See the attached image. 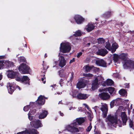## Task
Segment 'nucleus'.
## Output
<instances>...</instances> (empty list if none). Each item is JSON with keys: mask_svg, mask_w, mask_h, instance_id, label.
<instances>
[{"mask_svg": "<svg viewBox=\"0 0 134 134\" xmlns=\"http://www.w3.org/2000/svg\"><path fill=\"white\" fill-rule=\"evenodd\" d=\"M71 44L69 43L63 42L60 44V51L63 53H69L71 49Z\"/></svg>", "mask_w": 134, "mask_h": 134, "instance_id": "nucleus-1", "label": "nucleus"}, {"mask_svg": "<svg viewBox=\"0 0 134 134\" xmlns=\"http://www.w3.org/2000/svg\"><path fill=\"white\" fill-rule=\"evenodd\" d=\"M106 119L111 123V125H113L114 124L115 125L119 123L120 124L119 125V126L121 127L122 125V121L120 120H118V117L116 116L114 117L113 116H112L111 114H110L108 115ZM113 126L115 127H116V125Z\"/></svg>", "mask_w": 134, "mask_h": 134, "instance_id": "nucleus-2", "label": "nucleus"}, {"mask_svg": "<svg viewBox=\"0 0 134 134\" xmlns=\"http://www.w3.org/2000/svg\"><path fill=\"white\" fill-rule=\"evenodd\" d=\"M18 69L22 74H29L31 71L30 67L26 64L24 63L20 64L18 67Z\"/></svg>", "mask_w": 134, "mask_h": 134, "instance_id": "nucleus-3", "label": "nucleus"}, {"mask_svg": "<svg viewBox=\"0 0 134 134\" xmlns=\"http://www.w3.org/2000/svg\"><path fill=\"white\" fill-rule=\"evenodd\" d=\"M8 72L9 73L7 75L9 78L11 79H15L17 81L20 79L21 74L18 72L9 70Z\"/></svg>", "mask_w": 134, "mask_h": 134, "instance_id": "nucleus-4", "label": "nucleus"}, {"mask_svg": "<svg viewBox=\"0 0 134 134\" xmlns=\"http://www.w3.org/2000/svg\"><path fill=\"white\" fill-rule=\"evenodd\" d=\"M9 93L12 94L14 90L17 88V86L15 83L14 82L10 83L9 82L7 83V86Z\"/></svg>", "mask_w": 134, "mask_h": 134, "instance_id": "nucleus-5", "label": "nucleus"}, {"mask_svg": "<svg viewBox=\"0 0 134 134\" xmlns=\"http://www.w3.org/2000/svg\"><path fill=\"white\" fill-rule=\"evenodd\" d=\"M124 67L126 68H134V61L131 60H128L125 62Z\"/></svg>", "mask_w": 134, "mask_h": 134, "instance_id": "nucleus-6", "label": "nucleus"}, {"mask_svg": "<svg viewBox=\"0 0 134 134\" xmlns=\"http://www.w3.org/2000/svg\"><path fill=\"white\" fill-rule=\"evenodd\" d=\"M30 80L28 77L26 76H23L21 77V75L20 77V79L18 81H21L22 83H24L25 84L30 85Z\"/></svg>", "mask_w": 134, "mask_h": 134, "instance_id": "nucleus-7", "label": "nucleus"}, {"mask_svg": "<svg viewBox=\"0 0 134 134\" xmlns=\"http://www.w3.org/2000/svg\"><path fill=\"white\" fill-rule=\"evenodd\" d=\"M31 124L33 127L35 128H38L43 126L40 121L39 120L37 121L33 120L31 122Z\"/></svg>", "mask_w": 134, "mask_h": 134, "instance_id": "nucleus-8", "label": "nucleus"}, {"mask_svg": "<svg viewBox=\"0 0 134 134\" xmlns=\"http://www.w3.org/2000/svg\"><path fill=\"white\" fill-rule=\"evenodd\" d=\"M100 109L102 112L103 117L105 118L107 116L108 110L107 104H105L104 105H102Z\"/></svg>", "mask_w": 134, "mask_h": 134, "instance_id": "nucleus-9", "label": "nucleus"}, {"mask_svg": "<svg viewBox=\"0 0 134 134\" xmlns=\"http://www.w3.org/2000/svg\"><path fill=\"white\" fill-rule=\"evenodd\" d=\"M74 19L76 23L78 24L82 23L85 20V19L82 16L79 15H75L74 17Z\"/></svg>", "mask_w": 134, "mask_h": 134, "instance_id": "nucleus-10", "label": "nucleus"}, {"mask_svg": "<svg viewBox=\"0 0 134 134\" xmlns=\"http://www.w3.org/2000/svg\"><path fill=\"white\" fill-rule=\"evenodd\" d=\"M99 96L101 99L107 100L110 98V96L108 93L103 92L99 93Z\"/></svg>", "mask_w": 134, "mask_h": 134, "instance_id": "nucleus-11", "label": "nucleus"}, {"mask_svg": "<svg viewBox=\"0 0 134 134\" xmlns=\"http://www.w3.org/2000/svg\"><path fill=\"white\" fill-rule=\"evenodd\" d=\"M98 80L97 77L95 78L93 81L92 85V89L93 90L97 89L98 87L99 84L98 83Z\"/></svg>", "mask_w": 134, "mask_h": 134, "instance_id": "nucleus-12", "label": "nucleus"}, {"mask_svg": "<svg viewBox=\"0 0 134 134\" xmlns=\"http://www.w3.org/2000/svg\"><path fill=\"white\" fill-rule=\"evenodd\" d=\"M108 52L106 49L104 48L98 49L97 53L98 55L104 56L107 54Z\"/></svg>", "mask_w": 134, "mask_h": 134, "instance_id": "nucleus-13", "label": "nucleus"}, {"mask_svg": "<svg viewBox=\"0 0 134 134\" xmlns=\"http://www.w3.org/2000/svg\"><path fill=\"white\" fill-rule=\"evenodd\" d=\"M96 64L100 66L104 67H106L107 66V63L103 59L96 60Z\"/></svg>", "mask_w": 134, "mask_h": 134, "instance_id": "nucleus-14", "label": "nucleus"}, {"mask_svg": "<svg viewBox=\"0 0 134 134\" xmlns=\"http://www.w3.org/2000/svg\"><path fill=\"white\" fill-rule=\"evenodd\" d=\"M77 98L81 100H85L88 98V96L86 94H84L81 92L78 93L76 96Z\"/></svg>", "mask_w": 134, "mask_h": 134, "instance_id": "nucleus-15", "label": "nucleus"}, {"mask_svg": "<svg viewBox=\"0 0 134 134\" xmlns=\"http://www.w3.org/2000/svg\"><path fill=\"white\" fill-rule=\"evenodd\" d=\"M45 101V99L44 97L41 95L38 97L36 103L38 105H42L44 104Z\"/></svg>", "mask_w": 134, "mask_h": 134, "instance_id": "nucleus-16", "label": "nucleus"}, {"mask_svg": "<svg viewBox=\"0 0 134 134\" xmlns=\"http://www.w3.org/2000/svg\"><path fill=\"white\" fill-rule=\"evenodd\" d=\"M121 117L122 120L123 125H126V123L127 120V117L125 112H122L121 114Z\"/></svg>", "mask_w": 134, "mask_h": 134, "instance_id": "nucleus-17", "label": "nucleus"}, {"mask_svg": "<svg viewBox=\"0 0 134 134\" xmlns=\"http://www.w3.org/2000/svg\"><path fill=\"white\" fill-rule=\"evenodd\" d=\"M60 57L61 58V59L60 60L59 65L60 67H63L66 65V60L64 56L60 55Z\"/></svg>", "mask_w": 134, "mask_h": 134, "instance_id": "nucleus-18", "label": "nucleus"}, {"mask_svg": "<svg viewBox=\"0 0 134 134\" xmlns=\"http://www.w3.org/2000/svg\"><path fill=\"white\" fill-rule=\"evenodd\" d=\"M119 45L116 42L113 43L111 47L110 51L112 53H113L116 51V49L118 48Z\"/></svg>", "mask_w": 134, "mask_h": 134, "instance_id": "nucleus-19", "label": "nucleus"}, {"mask_svg": "<svg viewBox=\"0 0 134 134\" xmlns=\"http://www.w3.org/2000/svg\"><path fill=\"white\" fill-rule=\"evenodd\" d=\"M114 90L115 88L114 87H110L108 88H105L103 89L102 90H100V92L104 91H108L110 94H112L114 92Z\"/></svg>", "mask_w": 134, "mask_h": 134, "instance_id": "nucleus-20", "label": "nucleus"}, {"mask_svg": "<svg viewBox=\"0 0 134 134\" xmlns=\"http://www.w3.org/2000/svg\"><path fill=\"white\" fill-rule=\"evenodd\" d=\"M48 111L46 110H42V112L40 113L38 118L40 119H43L46 118L48 114Z\"/></svg>", "mask_w": 134, "mask_h": 134, "instance_id": "nucleus-21", "label": "nucleus"}, {"mask_svg": "<svg viewBox=\"0 0 134 134\" xmlns=\"http://www.w3.org/2000/svg\"><path fill=\"white\" fill-rule=\"evenodd\" d=\"M94 67L93 65L90 66L88 65H86L84 66L83 68L85 70V72H90L92 69H94Z\"/></svg>", "mask_w": 134, "mask_h": 134, "instance_id": "nucleus-22", "label": "nucleus"}, {"mask_svg": "<svg viewBox=\"0 0 134 134\" xmlns=\"http://www.w3.org/2000/svg\"><path fill=\"white\" fill-rule=\"evenodd\" d=\"M86 27V31L88 32H90L94 29L95 26L93 24L89 23Z\"/></svg>", "mask_w": 134, "mask_h": 134, "instance_id": "nucleus-23", "label": "nucleus"}, {"mask_svg": "<svg viewBox=\"0 0 134 134\" xmlns=\"http://www.w3.org/2000/svg\"><path fill=\"white\" fill-rule=\"evenodd\" d=\"M86 86V84L83 81H79L77 83L76 87L79 89H81L84 87Z\"/></svg>", "mask_w": 134, "mask_h": 134, "instance_id": "nucleus-24", "label": "nucleus"}, {"mask_svg": "<svg viewBox=\"0 0 134 134\" xmlns=\"http://www.w3.org/2000/svg\"><path fill=\"white\" fill-rule=\"evenodd\" d=\"M26 132L27 134H37L39 133L36 130L33 129L26 130Z\"/></svg>", "mask_w": 134, "mask_h": 134, "instance_id": "nucleus-25", "label": "nucleus"}, {"mask_svg": "<svg viewBox=\"0 0 134 134\" xmlns=\"http://www.w3.org/2000/svg\"><path fill=\"white\" fill-rule=\"evenodd\" d=\"M119 59H121L123 61L126 62L127 60V54L122 53L120 54L119 55Z\"/></svg>", "mask_w": 134, "mask_h": 134, "instance_id": "nucleus-26", "label": "nucleus"}, {"mask_svg": "<svg viewBox=\"0 0 134 134\" xmlns=\"http://www.w3.org/2000/svg\"><path fill=\"white\" fill-rule=\"evenodd\" d=\"M111 16V13L110 11H108L104 13L103 15V16L105 19L109 18Z\"/></svg>", "mask_w": 134, "mask_h": 134, "instance_id": "nucleus-27", "label": "nucleus"}, {"mask_svg": "<svg viewBox=\"0 0 134 134\" xmlns=\"http://www.w3.org/2000/svg\"><path fill=\"white\" fill-rule=\"evenodd\" d=\"M5 68H9L10 67H13L14 66V63L10 62H5Z\"/></svg>", "mask_w": 134, "mask_h": 134, "instance_id": "nucleus-28", "label": "nucleus"}, {"mask_svg": "<svg viewBox=\"0 0 134 134\" xmlns=\"http://www.w3.org/2000/svg\"><path fill=\"white\" fill-rule=\"evenodd\" d=\"M114 84L113 81L110 79H108L106 82H104V85L111 86Z\"/></svg>", "mask_w": 134, "mask_h": 134, "instance_id": "nucleus-29", "label": "nucleus"}, {"mask_svg": "<svg viewBox=\"0 0 134 134\" xmlns=\"http://www.w3.org/2000/svg\"><path fill=\"white\" fill-rule=\"evenodd\" d=\"M76 121L79 125L85 122V120L83 118H76Z\"/></svg>", "mask_w": 134, "mask_h": 134, "instance_id": "nucleus-30", "label": "nucleus"}, {"mask_svg": "<svg viewBox=\"0 0 134 134\" xmlns=\"http://www.w3.org/2000/svg\"><path fill=\"white\" fill-rule=\"evenodd\" d=\"M119 59V55L116 54H113V60L114 63H116L118 60Z\"/></svg>", "mask_w": 134, "mask_h": 134, "instance_id": "nucleus-31", "label": "nucleus"}, {"mask_svg": "<svg viewBox=\"0 0 134 134\" xmlns=\"http://www.w3.org/2000/svg\"><path fill=\"white\" fill-rule=\"evenodd\" d=\"M127 92L125 90L122 89L120 90L119 93L121 95L124 96H125Z\"/></svg>", "mask_w": 134, "mask_h": 134, "instance_id": "nucleus-32", "label": "nucleus"}, {"mask_svg": "<svg viewBox=\"0 0 134 134\" xmlns=\"http://www.w3.org/2000/svg\"><path fill=\"white\" fill-rule=\"evenodd\" d=\"M106 46H105V47L109 51H110V49L111 47V46L110 44L109 43V40L107 42H106Z\"/></svg>", "mask_w": 134, "mask_h": 134, "instance_id": "nucleus-33", "label": "nucleus"}, {"mask_svg": "<svg viewBox=\"0 0 134 134\" xmlns=\"http://www.w3.org/2000/svg\"><path fill=\"white\" fill-rule=\"evenodd\" d=\"M75 37H79L81 35V33L80 30H78L76 31L75 33L73 35Z\"/></svg>", "mask_w": 134, "mask_h": 134, "instance_id": "nucleus-34", "label": "nucleus"}, {"mask_svg": "<svg viewBox=\"0 0 134 134\" xmlns=\"http://www.w3.org/2000/svg\"><path fill=\"white\" fill-rule=\"evenodd\" d=\"M105 41L103 38H100L98 39V42L99 44H102L104 43Z\"/></svg>", "mask_w": 134, "mask_h": 134, "instance_id": "nucleus-35", "label": "nucleus"}, {"mask_svg": "<svg viewBox=\"0 0 134 134\" xmlns=\"http://www.w3.org/2000/svg\"><path fill=\"white\" fill-rule=\"evenodd\" d=\"M5 65V62L4 60H0V69L2 68V69L5 66L4 65Z\"/></svg>", "mask_w": 134, "mask_h": 134, "instance_id": "nucleus-36", "label": "nucleus"}, {"mask_svg": "<svg viewBox=\"0 0 134 134\" xmlns=\"http://www.w3.org/2000/svg\"><path fill=\"white\" fill-rule=\"evenodd\" d=\"M28 117L29 120L31 121L33 119V116L32 115V111H30L28 114Z\"/></svg>", "mask_w": 134, "mask_h": 134, "instance_id": "nucleus-37", "label": "nucleus"}, {"mask_svg": "<svg viewBox=\"0 0 134 134\" xmlns=\"http://www.w3.org/2000/svg\"><path fill=\"white\" fill-rule=\"evenodd\" d=\"M72 129L71 131L72 132H76L79 131V130L77 128H76L74 126H72Z\"/></svg>", "mask_w": 134, "mask_h": 134, "instance_id": "nucleus-38", "label": "nucleus"}, {"mask_svg": "<svg viewBox=\"0 0 134 134\" xmlns=\"http://www.w3.org/2000/svg\"><path fill=\"white\" fill-rule=\"evenodd\" d=\"M92 128V126L91 125V122L90 123V125L86 129V131L88 132H90Z\"/></svg>", "mask_w": 134, "mask_h": 134, "instance_id": "nucleus-39", "label": "nucleus"}, {"mask_svg": "<svg viewBox=\"0 0 134 134\" xmlns=\"http://www.w3.org/2000/svg\"><path fill=\"white\" fill-rule=\"evenodd\" d=\"M19 61L20 62H26V60L23 57H20L19 59Z\"/></svg>", "mask_w": 134, "mask_h": 134, "instance_id": "nucleus-40", "label": "nucleus"}, {"mask_svg": "<svg viewBox=\"0 0 134 134\" xmlns=\"http://www.w3.org/2000/svg\"><path fill=\"white\" fill-rule=\"evenodd\" d=\"M129 125L130 127L133 128V122L131 119L129 120Z\"/></svg>", "mask_w": 134, "mask_h": 134, "instance_id": "nucleus-41", "label": "nucleus"}, {"mask_svg": "<svg viewBox=\"0 0 134 134\" xmlns=\"http://www.w3.org/2000/svg\"><path fill=\"white\" fill-rule=\"evenodd\" d=\"M30 108V106L29 105H28L24 107V108L23 110L24 111H26L29 110V109Z\"/></svg>", "mask_w": 134, "mask_h": 134, "instance_id": "nucleus-42", "label": "nucleus"}, {"mask_svg": "<svg viewBox=\"0 0 134 134\" xmlns=\"http://www.w3.org/2000/svg\"><path fill=\"white\" fill-rule=\"evenodd\" d=\"M110 106L111 108H112L114 107V105H116V103H115V101L113 100L110 103Z\"/></svg>", "mask_w": 134, "mask_h": 134, "instance_id": "nucleus-43", "label": "nucleus"}, {"mask_svg": "<svg viewBox=\"0 0 134 134\" xmlns=\"http://www.w3.org/2000/svg\"><path fill=\"white\" fill-rule=\"evenodd\" d=\"M121 99L118 98H117L116 99L113 100L115 101V103H116V105L118 104L119 103V100Z\"/></svg>", "mask_w": 134, "mask_h": 134, "instance_id": "nucleus-44", "label": "nucleus"}, {"mask_svg": "<svg viewBox=\"0 0 134 134\" xmlns=\"http://www.w3.org/2000/svg\"><path fill=\"white\" fill-rule=\"evenodd\" d=\"M63 72V71L62 70H61L58 71L59 75L60 77H63L62 75Z\"/></svg>", "mask_w": 134, "mask_h": 134, "instance_id": "nucleus-45", "label": "nucleus"}, {"mask_svg": "<svg viewBox=\"0 0 134 134\" xmlns=\"http://www.w3.org/2000/svg\"><path fill=\"white\" fill-rule=\"evenodd\" d=\"M72 126H70V125H69L67 127V129L69 131H71V130L72 129Z\"/></svg>", "mask_w": 134, "mask_h": 134, "instance_id": "nucleus-46", "label": "nucleus"}, {"mask_svg": "<svg viewBox=\"0 0 134 134\" xmlns=\"http://www.w3.org/2000/svg\"><path fill=\"white\" fill-rule=\"evenodd\" d=\"M71 73V76L70 77V81H71V82H72V81L73 80V79L74 74V73L73 72H72Z\"/></svg>", "mask_w": 134, "mask_h": 134, "instance_id": "nucleus-47", "label": "nucleus"}, {"mask_svg": "<svg viewBox=\"0 0 134 134\" xmlns=\"http://www.w3.org/2000/svg\"><path fill=\"white\" fill-rule=\"evenodd\" d=\"M17 134H27L26 130L21 132H18Z\"/></svg>", "mask_w": 134, "mask_h": 134, "instance_id": "nucleus-48", "label": "nucleus"}, {"mask_svg": "<svg viewBox=\"0 0 134 134\" xmlns=\"http://www.w3.org/2000/svg\"><path fill=\"white\" fill-rule=\"evenodd\" d=\"M84 75L85 76H88V77H91L93 75L92 74H84Z\"/></svg>", "mask_w": 134, "mask_h": 134, "instance_id": "nucleus-49", "label": "nucleus"}, {"mask_svg": "<svg viewBox=\"0 0 134 134\" xmlns=\"http://www.w3.org/2000/svg\"><path fill=\"white\" fill-rule=\"evenodd\" d=\"M82 54V52H80L77 54V57L78 58H79Z\"/></svg>", "mask_w": 134, "mask_h": 134, "instance_id": "nucleus-50", "label": "nucleus"}, {"mask_svg": "<svg viewBox=\"0 0 134 134\" xmlns=\"http://www.w3.org/2000/svg\"><path fill=\"white\" fill-rule=\"evenodd\" d=\"M46 77H41V81H42L44 83H46V81H44V80L45 79Z\"/></svg>", "mask_w": 134, "mask_h": 134, "instance_id": "nucleus-51", "label": "nucleus"}, {"mask_svg": "<svg viewBox=\"0 0 134 134\" xmlns=\"http://www.w3.org/2000/svg\"><path fill=\"white\" fill-rule=\"evenodd\" d=\"M75 61V58H73L72 60H70L69 63L70 64L73 63Z\"/></svg>", "mask_w": 134, "mask_h": 134, "instance_id": "nucleus-52", "label": "nucleus"}, {"mask_svg": "<svg viewBox=\"0 0 134 134\" xmlns=\"http://www.w3.org/2000/svg\"><path fill=\"white\" fill-rule=\"evenodd\" d=\"M5 58V55H1L0 56V59H4Z\"/></svg>", "mask_w": 134, "mask_h": 134, "instance_id": "nucleus-53", "label": "nucleus"}, {"mask_svg": "<svg viewBox=\"0 0 134 134\" xmlns=\"http://www.w3.org/2000/svg\"><path fill=\"white\" fill-rule=\"evenodd\" d=\"M63 80L62 79H61L59 82V83L60 85H61V84H62L63 82Z\"/></svg>", "mask_w": 134, "mask_h": 134, "instance_id": "nucleus-54", "label": "nucleus"}, {"mask_svg": "<svg viewBox=\"0 0 134 134\" xmlns=\"http://www.w3.org/2000/svg\"><path fill=\"white\" fill-rule=\"evenodd\" d=\"M85 107H86L88 110H89V109H90L89 107L87 104H85Z\"/></svg>", "mask_w": 134, "mask_h": 134, "instance_id": "nucleus-55", "label": "nucleus"}, {"mask_svg": "<svg viewBox=\"0 0 134 134\" xmlns=\"http://www.w3.org/2000/svg\"><path fill=\"white\" fill-rule=\"evenodd\" d=\"M59 113L60 114V115L61 116H63L64 115V114L63 113H62L61 111H59Z\"/></svg>", "mask_w": 134, "mask_h": 134, "instance_id": "nucleus-56", "label": "nucleus"}, {"mask_svg": "<svg viewBox=\"0 0 134 134\" xmlns=\"http://www.w3.org/2000/svg\"><path fill=\"white\" fill-rule=\"evenodd\" d=\"M45 73H44V72H43V74L41 75V77H45Z\"/></svg>", "mask_w": 134, "mask_h": 134, "instance_id": "nucleus-57", "label": "nucleus"}, {"mask_svg": "<svg viewBox=\"0 0 134 134\" xmlns=\"http://www.w3.org/2000/svg\"><path fill=\"white\" fill-rule=\"evenodd\" d=\"M72 96H73V98H77L76 96V95L75 94H73Z\"/></svg>", "mask_w": 134, "mask_h": 134, "instance_id": "nucleus-58", "label": "nucleus"}, {"mask_svg": "<svg viewBox=\"0 0 134 134\" xmlns=\"http://www.w3.org/2000/svg\"><path fill=\"white\" fill-rule=\"evenodd\" d=\"M2 77V75L0 74V80H1Z\"/></svg>", "mask_w": 134, "mask_h": 134, "instance_id": "nucleus-59", "label": "nucleus"}, {"mask_svg": "<svg viewBox=\"0 0 134 134\" xmlns=\"http://www.w3.org/2000/svg\"><path fill=\"white\" fill-rule=\"evenodd\" d=\"M91 44V43H89L86 44V45L87 46H89Z\"/></svg>", "mask_w": 134, "mask_h": 134, "instance_id": "nucleus-60", "label": "nucleus"}, {"mask_svg": "<svg viewBox=\"0 0 134 134\" xmlns=\"http://www.w3.org/2000/svg\"><path fill=\"white\" fill-rule=\"evenodd\" d=\"M120 25L121 26H122L123 25V23L121 22L120 24Z\"/></svg>", "mask_w": 134, "mask_h": 134, "instance_id": "nucleus-61", "label": "nucleus"}, {"mask_svg": "<svg viewBox=\"0 0 134 134\" xmlns=\"http://www.w3.org/2000/svg\"><path fill=\"white\" fill-rule=\"evenodd\" d=\"M43 69L45 70V71H44L45 72L46 71V69L45 68V67H44V65H43Z\"/></svg>", "mask_w": 134, "mask_h": 134, "instance_id": "nucleus-62", "label": "nucleus"}, {"mask_svg": "<svg viewBox=\"0 0 134 134\" xmlns=\"http://www.w3.org/2000/svg\"><path fill=\"white\" fill-rule=\"evenodd\" d=\"M47 57V55L46 53H45L44 55V57L46 58Z\"/></svg>", "mask_w": 134, "mask_h": 134, "instance_id": "nucleus-63", "label": "nucleus"}, {"mask_svg": "<svg viewBox=\"0 0 134 134\" xmlns=\"http://www.w3.org/2000/svg\"><path fill=\"white\" fill-rule=\"evenodd\" d=\"M24 47H25L26 48H27V45L26 44H25V46H24Z\"/></svg>", "mask_w": 134, "mask_h": 134, "instance_id": "nucleus-64", "label": "nucleus"}]
</instances>
